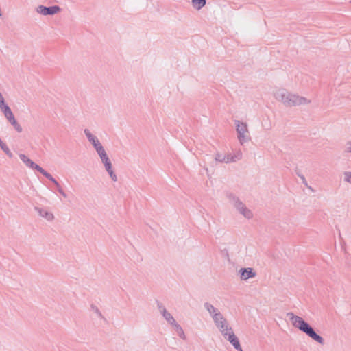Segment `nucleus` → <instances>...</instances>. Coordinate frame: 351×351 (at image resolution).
Masks as SVG:
<instances>
[{
  "label": "nucleus",
  "mask_w": 351,
  "mask_h": 351,
  "mask_svg": "<svg viewBox=\"0 0 351 351\" xmlns=\"http://www.w3.org/2000/svg\"><path fill=\"white\" fill-rule=\"evenodd\" d=\"M160 313L162 315V317L165 319L167 323L171 326L176 322H177L176 319L174 318L173 315L169 312L165 307H161L160 308Z\"/></svg>",
  "instance_id": "obj_13"
},
{
  "label": "nucleus",
  "mask_w": 351,
  "mask_h": 351,
  "mask_svg": "<svg viewBox=\"0 0 351 351\" xmlns=\"http://www.w3.org/2000/svg\"><path fill=\"white\" fill-rule=\"evenodd\" d=\"M344 181L348 184H351V172L346 171L343 173Z\"/></svg>",
  "instance_id": "obj_21"
},
{
  "label": "nucleus",
  "mask_w": 351,
  "mask_h": 351,
  "mask_svg": "<svg viewBox=\"0 0 351 351\" xmlns=\"http://www.w3.org/2000/svg\"><path fill=\"white\" fill-rule=\"evenodd\" d=\"M226 198L228 203L245 219L251 220L254 217L253 211L240 199L232 193H228Z\"/></svg>",
  "instance_id": "obj_6"
},
{
  "label": "nucleus",
  "mask_w": 351,
  "mask_h": 351,
  "mask_svg": "<svg viewBox=\"0 0 351 351\" xmlns=\"http://www.w3.org/2000/svg\"><path fill=\"white\" fill-rule=\"evenodd\" d=\"M61 8L58 5H53L46 7L44 5H38L36 8V12L42 15H53L58 13Z\"/></svg>",
  "instance_id": "obj_10"
},
{
  "label": "nucleus",
  "mask_w": 351,
  "mask_h": 351,
  "mask_svg": "<svg viewBox=\"0 0 351 351\" xmlns=\"http://www.w3.org/2000/svg\"><path fill=\"white\" fill-rule=\"evenodd\" d=\"M287 317L290 320L291 325L298 329L300 331L305 333L320 345L324 344V339L319 335L317 334L311 326L307 323L302 317L295 315L292 312L287 313Z\"/></svg>",
  "instance_id": "obj_1"
},
{
  "label": "nucleus",
  "mask_w": 351,
  "mask_h": 351,
  "mask_svg": "<svg viewBox=\"0 0 351 351\" xmlns=\"http://www.w3.org/2000/svg\"><path fill=\"white\" fill-rule=\"evenodd\" d=\"M8 105L5 103V100L0 101V109L2 110L4 108H6Z\"/></svg>",
  "instance_id": "obj_22"
},
{
  "label": "nucleus",
  "mask_w": 351,
  "mask_h": 351,
  "mask_svg": "<svg viewBox=\"0 0 351 351\" xmlns=\"http://www.w3.org/2000/svg\"><path fill=\"white\" fill-rule=\"evenodd\" d=\"M204 307L212 318L216 328L219 332L222 331L223 328H227L230 324L228 319L224 317L219 309L212 304L206 302L204 304Z\"/></svg>",
  "instance_id": "obj_5"
},
{
  "label": "nucleus",
  "mask_w": 351,
  "mask_h": 351,
  "mask_svg": "<svg viewBox=\"0 0 351 351\" xmlns=\"http://www.w3.org/2000/svg\"><path fill=\"white\" fill-rule=\"evenodd\" d=\"M87 138L90 143L95 149L98 154L101 162L103 163L106 171L108 172L111 180L116 182L117 181V176L114 173L112 167L111 160H110L106 152L100 143L99 139L93 133H86Z\"/></svg>",
  "instance_id": "obj_2"
},
{
  "label": "nucleus",
  "mask_w": 351,
  "mask_h": 351,
  "mask_svg": "<svg viewBox=\"0 0 351 351\" xmlns=\"http://www.w3.org/2000/svg\"><path fill=\"white\" fill-rule=\"evenodd\" d=\"M236 132H247V126L245 123L235 121Z\"/></svg>",
  "instance_id": "obj_17"
},
{
  "label": "nucleus",
  "mask_w": 351,
  "mask_h": 351,
  "mask_svg": "<svg viewBox=\"0 0 351 351\" xmlns=\"http://www.w3.org/2000/svg\"><path fill=\"white\" fill-rule=\"evenodd\" d=\"M191 3H192L193 7L195 9L199 10L206 5V0H191Z\"/></svg>",
  "instance_id": "obj_18"
},
{
  "label": "nucleus",
  "mask_w": 351,
  "mask_h": 351,
  "mask_svg": "<svg viewBox=\"0 0 351 351\" xmlns=\"http://www.w3.org/2000/svg\"><path fill=\"white\" fill-rule=\"evenodd\" d=\"M21 160L23 162V164L28 168L36 169L40 173H42L45 178L49 179L54 185L57 187V189L60 195H62L64 198L66 197V194L63 191L60 184L58 182V181L52 177L51 174L47 172L44 169L40 167L38 165L36 164L33 160H32L27 156L24 154H19V155Z\"/></svg>",
  "instance_id": "obj_4"
},
{
  "label": "nucleus",
  "mask_w": 351,
  "mask_h": 351,
  "mask_svg": "<svg viewBox=\"0 0 351 351\" xmlns=\"http://www.w3.org/2000/svg\"><path fill=\"white\" fill-rule=\"evenodd\" d=\"M237 138L241 145H244L250 141L249 133H239Z\"/></svg>",
  "instance_id": "obj_16"
},
{
  "label": "nucleus",
  "mask_w": 351,
  "mask_h": 351,
  "mask_svg": "<svg viewBox=\"0 0 351 351\" xmlns=\"http://www.w3.org/2000/svg\"><path fill=\"white\" fill-rule=\"evenodd\" d=\"M171 327L173 329L176 334L180 339L183 341L186 339V335L184 332V330L178 322L173 324Z\"/></svg>",
  "instance_id": "obj_15"
},
{
  "label": "nucleus",
  "mask_w": 351,
  "mask_h": 351,
  "mask_svg": "<svg viewBox=\"0 0 351 351\" xmlns=\"http://www.w3.org/2000/svg\"><path fill=\"white\" fill-rule=\"evenodd\" d=\"M1 112L3 113L4 116L9 121V122L14 126V130H16L17 132L22 131V128L15 119L14 116L8 106L6 108H4Z\"/></svg>",
  "instance_id": "obj_9"
},
{
  "label": "nucleus",
  "mask_w": 351,
  "mask_h": 351,
  "mask_svg": "<svg viewBox=\"0 0 351 351\" xmlns=\"http://www.w3.org/2000/svg\"><path fill=\"white\" fill-rule=\"evenodd\" d=\"M35 210L38 215L45 221L51 222L54 219V215L52 212L40 208H36Z\"/></svg>",
  "instance_id": "obj_12"
},
{
  "label": "nucleus",
  "mask_w": 351,
  "mask_h": 351,
  "mask_svg": "<svg viewBox=\"0 0 351 351\" xmlns=\"http://www.w3.org/2000/svg\"><path fill=\"white\" fill-rule=\"evenodd\" d=\"M241 158V152L237 151L229 154H218L215 156V160L220 162L231 163L240 160Z\"/></svg>",
  "instance_id": "obj_8"
},
{
  "label": "nucleus",
  "mask_w": 351,
  "mask_h": 351,
  "mask_svg": "<svg viewBox=\"0 0 351 351\" xmlns=\"http://www.w3.org/2000/svg\"><path fill=\"white\" fill-rule=\"evenodd\" d=\"M241 280H247L256 277V272L252 267L241 268L239 271Z\"/></svg>",
  "instance_id": "obj_11"
},
{
  "label": "nucleus",
  "mask_w": 351,
  "mask_h": 351,
  "mask_svg": "<svg viewBox=\"0 0 351 351\" xmlns=\"http://www.w3.org/2000/svg\"><path fill=\"white\" fill-rule=\"evenodd\" d=\"M220 334L225 340L228 341L232 347L237 351H243L242 347L240 344L238 337L234 333V331L230 324L220 332Z\"/></svg>",
  "instance_id": "obj_7"
},
{
  "label": "nucleus",
  "mask_w": 351,
  "mask_h": 351,
  "mask_svg": "<svg viewBox=\"0 0 351 351\" xmlns=\"http://www.w3.org/2000/svg\"><path fill=\"white\" fill-rule=\"evenodd\" d=\"M90 309H91L92 312H93L94 314H95V315H96L97 317H99V318H100V319H103V318H104V317H103V315H102V313H101V312L100 311V310L98 308V307H97V306H95V305H92V306H90Z\"/></svg>",
  "instance_id": "obj_20"
},
{
  "label": "nucleus",
  "mask_w": 351,
  "mask_h": 351,
  "mask_svg": "<svg viewBox=\"0 0 351 351\" xmlns=\"http://www.w3.org/2000/svg\"><path fill=\"white\" fill-rule=\"evenodd\" d=\"M171 327L173 329L176 334L180 339L183 341L186 339V335L184 332V330L178 322L173 324Z\"/></svg>",
  "instance_id": "obj_14"
},
{
  "label": "nucleus",
  "mask_w": 351,
  "mask_h": 351,
  "mask_svg": "<svg viewBox=\"0 0 351 351\" xmlns=\"http://www.w3.org/2000/svg\"><path fill=\"white\" fill-rule=\"evenodd\" d=\"M0 147L1 148V149L10 157V158H12V152H10V149L8 148V147L6 145V144L5 143H3L1 139L0 138Z\"/></svg>",
  "instance_id": "obj_19"
},
{
  "label": "nucleus",
  "mask_w": 351,
  "mask_h": 351,
  "mask_svg": "<svg viewBox=\"0 0 351 351\" xmlns=\"http://www.w3.org/2000/svg\"><path fill=\"white\" fill-rule=\"evenodd\" d=\"M274 96L276 100L287 107L306 105L311 103V100L307 98L291 93L284 88L276 90L274 93Z\"/></svg>",
  "instance_id": "obj_3"
},
{
  "label": "nucleus",
  "mask_w": 351,
  "mask_h": 351,
  "mask_svg": "<svg viewBox=\"0 0 351 351\" xmlns=\"http://www.w3.org/2000/svg\"><path fill=\"white\" fill-rule=\"evenodd\" d=\"M348 150L351 153V142L348 144Z\"/></svg>",
  "instance_id": "obj_23"
},
{
  "label": "nucleus",
  "mask_w": 351,
  "mask_h": 351,
  "mask_svg": "<svg viewBox=\"0 0 351 351\" xmlns=\"http://www.w3.org/2000/svg\"><path fill=\"white\" fill-rule=\"evenodd\" d=\"M3 99H4V98H3V95H2V94L1 93L0 94V101H2Z\"/></svg>",
  "instance_id": "obj_24"
}]
</instances>
